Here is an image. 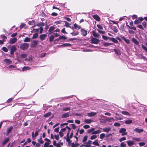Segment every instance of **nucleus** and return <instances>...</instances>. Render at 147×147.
I'll return each mask as SVG.
<instances>
[{"label": "nucleus", "instance_id": "1", "mask_svg": "<svg viewBox=\"0 0 147 147\" xmlns=\"http://www.w3.org/2000/svg\"><path fill=\"white\" fill-rule=\"evenodd\" d=\"M95 130V129L94 128L88 129L87 131L88 133L91 134H99L101 132V131L100 129H98L96 131H94Z\"/></svg>", "mask_w": 147, "mask_h": 147}, {"label": "nucleus", "instance_id": "2", "mask_svg": "<svg viewBox=\"0 0 147 147\" xmlns=\"http://www.w3.org/2000/svg\"><path fill=\"white\" fill-rule=\"evenodd\" d=\"M126 129L124 128H121L119 131V132L121 134L122 136L126 135L127 134V133L126 131Z\"/></svg>", "mask_w": 147, "mask_h": 147}, {"label": "nucleus", "instance_id": "3", "mask_svg": "<svg viewBox=\"0 0 147 147\" xmlns=\"http://www.w3.org/2000/svg\"><path fill=\"white\" fill-rule=\"evenodd\" d=\"M29 46V44L27 43H23L20 46V48L23 49L25 50L27 49Z\"/></svg>", "mask_w": 147, "mask_h": 147}, {"label": "nucleus", "instance_id": "4", "mask_svg": "<svg viewBox=\"0 0 147 147\" xmlns=\"http://www.w3.org/2000/svg\"><path fill=\"white\" fill-rule=\"evenodd\" d=\"M91 40L92 43L95 44H97L100 41L98 39L94 38H92Z\"/></svg>", "mask_w": 147, "mask_h": 147}, {"label": "nucleus", "instance_id": "5", "mask_svg": "<svg viewBox=\"0 0 147 147\" xmlns=\"http://www.w3.org/2000/svg\"><path fill=\"white\" fill-rule=\"evenodd\" d=\"M10 49V54L11 55H13L17 49L16 47L14 46L11 47Z\"/></svg>", "mask_w": 147, "mask_h": 147}, {"label": "nucleus", "instance_id": "6", "mask_svg": "<svg viewBox=\"0 0 147 147\" xmlns=\"http://www.w3.org/2000/svg\"><path fill=\"white\" fill-rule=\"evenodd\" d=\"M17 39L16 38H10L9 40V43L11 44H13L16 42Z\"/></svg>", "mask_w": 147, "mask_h": 147}, {"label": "nucleus", "instance_id": "7", "mask_svg": "<svg viewBox=\"0 0 147 147\" xmlns=\"http://www.w3.org/2000/svg\"><path fill=\"white\" fill-rule=\"evenodd\" d=\"M38 131H36L35 134L33 132L32 133V138L33 140H34L36 137L38 136Z\"/></svg>", "mask_w": 147, "mask_h": 147}, {"label": "nucleus", "instance_id": "8", "mask_svg": "<svg viewBox=\"0 0 147 147\" xmlns=\"http://www.w3.org/2000/svg\"><path fill=\"white\" fill-rule=\"evenodd\" d=\"M127 145L129 146H131L134 145L135 144L134 141L131 140H128L126 141Z\"/></svg>", "mask_w": 147, "mask_h": 147}, {"label": "nucleus", "instance_id": "9", "mask_svg": "<svg viewBox=\"0 0 147 147\" xmlns=\"http://www.w3.org/2000/svg\"><path fill=\"white\" fill-rule=\"evenodd\" d=\"M131 41L136 45H138L139 44V41L136 38H134L132 39Z\"/></svg>", "mask_w": 147, "mask_h": 147}, {"label": "nucleus", "instance_id": "10", "mask_svg": "<svg viewBox=\"0 0 147 147\" xmlns=\"http://www.w3.org/2000/svg\"><path fill=\"white\" fill-rule=\"evenodd\" d=\"M81 30L82 34L83 36H85L87 35V31L86 30H85L84 29H81Z\"/></svg>", "mask_w": 147, "mask_h": 147}, {"label": "nucleus", "instance_id": "11", "mask_svg": "<svg viewBox=\"0 0 147 147\" xmlns=\"http://www.w3.org/2000/svg\"><path fill=\"white\" fill-rule=\"evenodd\" d=\"M38 42L36 40H34L31 42V46L33 47H34L37 44Z\"/></svg>", "mask_w": 147, "mask_h": 147}, {"label": "nucleus", "instance_id": "12", "mask_svg": "<svg viewBox=\"0 0 147 147\" xmlns=\"http://www.w3.org/2000/svg\"><path fill=\"white\" fill-rule=\"evenodd\" d=\"M134 131L138 133H140L143 131V129H138V128H136L134 129Z\"/></svg>", "mask_w": 147, "mask_h": 147}, {"label": "nucleus", "instance_id": "13", "mask_svg": "<svg viewBox=\"0 0 147 147\" xmlns=\"http://www.w3.org/2000/svg\"><path fill=\"white\" fill-rule=\"evenodd\" d=\"M4 62H5L7 65H9L12 63L11 61L9 59H6L4 60Z\"/></svg>", "mask_w": 147, "mask_h": 147}, {"label": "nucleus", "instance_id": "14", "mask_svg": "<svg viewBox=\"0 0 147 147\" xmlns=\"http://www.w3.org/2000/svg\"><path fill=\"white\" fill-rule=\"evenodd\" d=\"M111 128L110 127H106L103 129V131L105 132H108L111 130Z\"/></svg>", "mask_w": 147, "mask_h": 147}, {"label": "nucleus", "instance_id": "15", "mask_svg": "<svg viewBox=\"0 0 147 147\" xmlns=\"http://www.w3.org/2000/svg\"><path fill=\"white\" fill-rule=\"evenodd\" d=\"M93 18L98 21L100 20V19L99 17L97 15H94L93 16Z\"/></svg>", "mask_w": 147, "mask_h": 147}, {"label": "nucleus", "instance_id": "16", "mask_svg": "<svg viewBox=\"0 0 147 147\" xmlns=\"http://www.w3.org/2000/svg\"><path fill=\"white\" fill-rule=\"evenodd\" d=\"M47 35L46 34H41L40 36V38L41 40H43L45 39Z\"/></svg>", "mask_w": 147, "mask_h": 147}, {"label": "nucleus", "instance_id": "17", "mask_svg": "<svg viewBox=\"0 0 147 147\" xmlns=\"http://www.w3.org/2000/svg\"><path fill=\"white\" fill-rule=\"evenodd\" d=\"M96 113L94 112H91L88 113V115L90 117H91L95 115Z\"/></svg>", "mask_w": 147, "mask_h": 147}, {"label": "nucleus", "instance_id": "18", "mask_svg": "<svg viewBox=\"0 0 147 147\" xmlns=\"http://www.w3.org/2000/svg\"><path fill=\"white\" fill-rule=\"evenodd\" d=\"M92 121V120L91 119H86L84 121V122L86 123L89 124Z\"/></svg>", "mask_w": 147, "mask_h": 147}, {"label": "nucleus", "instance_id": "19", "mask_svg": "<svg viewBox=\"0 0 147 147\" xmlns=\"http://www.w3.org/2000/svg\"><path fill=\"white\" fill-rule=\"evenodd\" d=\"M13 127L12 126L9 127L7 129V134H9L12 131L13 129Z\"/></svg>", "mask_w": 147, "mask_h": 147}, {"label": "nucleus", "instance_id": "20", "mask_svg": "<svg viewBox=\"0 0 147 147\" xmlns=\"http://www.w3.org/2000/svg\"><path fill=\"white\" fill-rule=\"evenodd\" d=\"M114 51L115 52L116 54L118 55H119L121 54L120 50L119 49H114Z\"/></svg>", "mask_w": 147, "mask_h": 147}, {"label": "nucleus", "instance_id": "21", "mask_svg": "<svg viewBox=\"0 0 147 147\" xmlns=\"http://www.w3.org/2000/svg\"><path fill=\"white\" fill-rule=\"evenodd\" d=\"M92 144L96 146H100L98 142V140H96L94 141L93 142Z\"/></svg>", "mask_w": 147, "mask_h": 147}, {"label": "nucleus", "instance_id": "22", "mask_svg": "<svg viewBox=\"0 0 147 147\" xmlns=\"http://www.w3.org/2000/svg\"><path fill=\"white\" fill-rule=\"evenodd\" d=\"M80 145V144L78 143H72L71 144V147H78Z\"/></svg>", "mask_w": 147, "mask_h": 147}, {"label": "nucleus", "instance_id": "23", "mask_svg": "<svg viewBox=\"0 0 147 147\" xmlns=\"http://www.w3.org/2000/svg\"><path fill=\"white\" fill-rule=\"evenodd\" d=\"M122 39L127 44L129 43V40L127 39H126L125 37L123 36Z\"/></svg>", "mask_w": 147, "mask_h": 147}, {"label": "nucleus", "instance_id": "24", "mask_svg": "<svg viewBox=\"0 0 147 147\" xmlns=\"http://www.w3.org/2000/svg\"><path fill=\"white\" fill-rule=\"evenodd\" d=\"M69 113H68L63 114L62 115V117L63 118H65L69 117Z\"/></svg>", "mask_w": 147, "mask_h": 147}, {"label": "nucleus", "instance_id": "25", "mask_svg": "<svg viewBox=\"0 0 147 147\" xmlns=\"http://www.w3.org/2000/svg\"><path fill=\"white\" fill-rule=\"evenodd\" d=\"M132 140L136 142H140L141 141V139L140 138L135 137L133 138Z\"/></svg>", "mask_w": 147, "mask_h": 147}, {"label": "nucleus", "instance_id": "26", "mask_svg": "<svg viewBox=\"0 0 147 147\" xmlns=\"http://www.w3.org/2000/svg\"><path fill=\"white\" fill-rule=\"evenodd\" d=\"M67 128L69 131H70L71 130V129L69 127H68V126H67L66 128H62V129H61V130H60V131L62 132H65L66 130V128Z\"/></svg>", "mask_w": 147, "mask_h": 147}, {"label": "nucleus", "instance_id": "27", "mask_svg": "<svg viewBox=\"0 0 147 147\" xmlns=\"http://www.w3.org/2000/svg\"><path fill=\"white\" fill-rule=\"evenodd\" d=\"M74 26L75 29H80L81 28V27L80 26L76 24H74Z\"/></svg>", "mask_w": 147, "mask_h": 147}, {"label": "nucleus", "instance_id": "28", "mask_svg": "<svg viewBox=\"0 0 147 147\" xmlns=\"http://www.w3.org/2000/svg\"><path fill=\"white\" fill-rule=\"evenodd\" d=\"M93 36L96 37L98 38L99 36V34L97 33H96L95 31H93Z\"/></svg>", "mask_w": 147, "mask_h": 147}, {"label": "nucleus", "instance_id": "29", "mask_svg": "<svg viewBox=\"0 0 147 147\" xmlns=\"http://www.w3.org/2000/svg\"><path fill=\"white\" fill-rule=\"evenodd\" d=\"M110 39L112 41L115 43H117L118 42V41L115 38H110Z\"/></svg>", "mask_w": 147, "mask_h": 147}, {"label": "nucleus", "instance_id": "30", "mask_svg": "<svg viewBox=\"0 0 147 147\" xmlns=\"http://www.w3.org/2000/svg\"><path fill=\"white\" fill-rule=\"evenodd\" d=\"M8 69L10 70H12L13 69H16V67L15 66L13 65H11L9 66Z\"/></svg>", "mask_w": 147, "mask_h": 147}, {"label": "nucleus", "instance_id": "31", "mask_svg": "<svg viewBox=\"0 0 147 147\" xmlns=\"http://www.w3.org/2000/svg\"><path fill=\"white\" fill-rule=\"evenodd\" d=\"M55 27H54L53 26L49 28V32L52 33L53 31L55 30Z\"/></svg>", "mask_w": 147, "mask_h": 147}, {"label": "nucleus", "instance_id": "32", "mask_svg": "<svg viewBox=\"0 0 147 147\" xmlns=\"http://www.w3.org/2000/svg\"><path fill=\"white\" fill-rule=\"evenodd\" d=\"M45 25V23L43 22L39 23L36 25V26H43Z\"/></svg>", "mask_w": 147, "mask_h": 147}, {"label": "nucleus", "instance_id": "33", "mask_svg": "<svg viewBox=\"0 0 147 147\" xmlns=\"http://www.w3.org/2000/svg\"><path fill=\"white\" fill-rule=\"evenodd\" d=\"M30 68L29 67H24L22 68V71H24L26 70H30Z\"/></svg>", "mask_w": 147, "mask_h": 147}, {"label": "nucleus", "instance_id": "34", "mask_svg": "<svg viewBox=\"0 0 147 147\" xmlns=\"http://www.w3.org/2000/svg\"><path fill=\"white\" fill-rule=\"evenodd\" d=\"M51 143L49 142H45L44 145L43 147H49L50 145L49 144Z\"/></svg>", "mask_w": 147, "mask_h": 147}, {"label": "nucleus", "instance_id": "35", "mask_svg": "<svg viewBox=\"0 0 147 147\" xmlns=\"http://www.w3.org/2000/svg\"><path fill=\"white\" fill-rule=\"evenodd\" d=\"M113 43H112L105 42L103 44L105 46H108L111 45H113Z\"/></svg>", "mask_w": 147, "mask_h": 147}, {"label": "nucleus", "instance_id": "36", "mask_svg": "<svg viewBox=\"0 0 147 147\" xmlns=\"http://www.w3.org/2000/svg\"><path fill=\"white\" fill-rule=\"evenodd\" d=\"M120 146L121 147H126V144L125 143V142H123L121 143Z\"/></svg>", "mask_w": 147, "mask_h": 147}, {"label": "nucleus", "instance_id": "37", "mask_svg": "<svg viewBox=\"0 0 147 147\" xmlns=\"http://www.w3.org/2000/svg\"><path fill=\"white\" fill-rule=\"evenodd\" d=\"M30 38H29L28 37H26V38L24 40V42H30Z\"/></svg>", "mask_w": 147, "mask_h": 147}, {"label": "nucleus", "instance_id": "38", "mask_svg": "<svg viewBox=\"0 0 147 147\" xmlns=\"http://www.w3.org/2000/svg\"><path fill=\"white\" fill-rule=\"evenodd\" d=\"M9 141V138H5L4 141H3V145L5 144L7 142Z\"/></svg>", "mask_w": 147, "mask_h": 147}, {"label": "nucleus", "instance_id": "39", "mask_svg": "<svg viewBox=\"0 0 147 147\" xmlns=\"http://www.w3.org/2000/svg\"><path fill=\"white\" fill-rule=\"evenodd\" d=\"M105 134L104 133H102L100 135L99 137L100 139H102L105 137Z\"/></svg>", "mask_w": 147, "mask_h": 147}, {"label": "nucleus", "instance_id": "40", "mask_svg": "<svg viewBox=\"0 0 147 147\" xmlns=\"http://www.w3.org/2000/svg\"><path fill=\"white\" fill-rule=\"evenodd\" d=\"M25 60L27 61H30L32 60V59L29 56L28 57H26V59H25Z\"/></svg>", "mask_w": 147, "mask_h": 147}, {"label": "nucleus", "instance_id": "41", "mask_svg": "<svg viewBox=\"0 0 147 147\" xmlns=\"http://www.w3.org/2000/svg\"><path fill=\"white\" fill-rule=\"evenodd\" d=\"M27 56V55L26 54H21L20 56V57L21 58H26Z\"/></svg>", "mask_w": 147, "mask_h": 147}, {"label": "nucleus", "instance_id": "42", "mask_svg": "<svg viewBox=\"0 0 147 147\" xmlns=\"http://www.w3.org/2000/svg\"><path fill=\"white\" fill-rule=\"evenodd\" d=\"M132 123V120L130 119L127 120L125 121V123L127 124H130L131 123Z\"/></svg>", "mask_w": 147, "mask_h": 147}, {"label": "nucleus", "instance_id": "43", "mask_svg": "<svg viewBox=\"0 0 147 147\" xmlns=\"http://www.w3.org/2000/svg\"><path fill=\"white\" fill-rule=\"evenodd\" d=\"M126 140V138L125 137H123L122 138H120L119 140V141L120 142H122V141H124V140Z\"/></svg>", "mask_w": 147, "mask_h": 147}, {"label": "nucleus", "instance_id": "44", "mask_svg": "<svg viewBox=\"0 0 147 147\" xmlns=\"http://www.w3.org/2000/svg\"><path fill=\"white\" fill-rule=\"evenodd\" d=\"M97 138V136L95 135H94L92 136L90 138L91 140H93L96 138Z\"/></svg>", "mask_w": 147, "mask_h": 147}, {"label": "nucleus", "instance_id": "45", "mask_svg": "<svg viewBox=\"0 0 147 147\" xmlns=\"http://www.w3.org/2000/svg\"><path fill=\"white\" fill-rule=\"evenodd\" d=\"M79 34V32L78 31H76V32H73L71 33V34L72 35V36H75L78 35Z\"/></svg>", "mask_w": 147, "mask_h": 147}, {"label": "nucleus", "instance_id": "46", "mask_svg": "<svg viewBox=\"0 0 147 147\" xmlns=\"http://www.w3.org/2000/svg\"><path fill=\"white\" fill-rule=\"evenodd\" d=\"M51 113L50 112H49L48 113H46L44 115V117H47L51 115Z\"/></svg>", "mask_w": 147, "mask_h": 147}, {"label": "nucleus", "instance_id": "47", "mask_svg": "<svg viewBox=\"0 0 147 147\" xmlns=\"http://www.w3.org/2000/svg\"><path fill=\"white\" fill-rule=\"evenodd\" d=\"M71 45V44L69 43H65L61 45L63 47H69Z\"/></svg>", "mask_w": 147, "mask_h": 147}, {"label": "nucleus", "instance_id": "48", "mask_svg": "<svg viewBox=\"0 0 147 147\" xmlns=\"http://www.w3.org/2000/svg\"><path fill=\"white\" fill-rule=\"evenodd\" d=\"M122 113L124 115H129V113L125 111H122Z\"/></svg>", "mask_w": 147, "mask_h": 147}, {"label": "nucleus", "instance_id": "49", "mask_svg": "<svg viewBox=\"0 0 147 147\" xmlns=\"http://www.w3.org/2000/svg\"><path fill=\"white\" fill-rule=\"evenodd\" d=\"M63 145L62 142H60L59 143L57 144L55 146L56 147H60L61 146H63Z\"/></svg>", "mask_w": 147, "mask_h": 147}, {"label": "nucleus", "instance_id": "50", "mask_svg": "<svg viewBox=\"0 0 147 147\" xmlns=\"http://www.w3.org/2000/svg\"><path fill=\"white\" fill-rule=\"evenodd\" d=\"M38 35V33H36L34 34L33 36L32 37V38L35 39L37 38Z\"/></svg>", "mask_w": 147, "mask_h": 147}, {"label": "nucleus", "instance_id": "51", "mask_svg": "<svg viewBox=\"0 0 147 147\" xmlns=\"http://www.w3.org/2000/svg\"><path fill=\"white\" fill-rule=\"evenodd\" d=\"M145 143L144 142H139L138 143V144L139 145V146L140 147L142 146L145 145Z\"/></svg>", "mask_w": 147, "mask_h": 147}, {"label": "nucleus", "instance_id": "52", "mask_svg": "<svg viewBox=\"0 0 147 147\" xmlns=\"http://www.w3.org/2000/svg\"><path fill=\"white\" fill-rule=\"evenodd\" d=\"M66 38L63 36H61L59 38V40H65L66 39Z\"/></svg>", "mask_w": 147, "mask_h": 147}, {"label": "nucleus", "instance_id": "53", "mask_svg": "<svg viewBox=\"0 0 147 147\" xmlns=\"http://www.w3.org/2000/svg\"><path fill=\"white\" fill-rule=\"evenodd\" d=\"M69 132H68L67 134V138H66V141L67 142H69L70 141V138L69 137Z\"/></svg>", "mask_w": 147, "mask_h": 147}, {"label": "nucleus", "instance_id": "54", "mask_svg": "<svg viewBox=\"0 0 147 147\" xmlns=\"http://www.w3.org/2000/svg\"><path fill=\"white\" fill-rule=\"evenodd\" d=\"M64 22L65 23V26L67 27H69L70 24L69 23L65 21H64Z\"/></svg>", "mask_w": 147, "mask_h": 147}, {"label": "nucleus", "instance_id": "55", "mask_svg": "<svg viewBox=\"0 0 147 147\" xmlns=\"http://www.w3.org/2000/svg\"><path fill=\"white\" fill-rule=\"evenodd\" d=\"M106 120L107 121H108L109 122H112V121H114V118H111L110 119H106Z\"/></svg>", "mask_w": 147, "mask_h": 147}, {"label": "nucleus", "instance_id": "56", "mask_svg": "<svg viewBox=\"0 0 147 147\" xmlns=\"http://www.w3.org/2000/svg\"><path fill=\"white\" fill-rule=\"evenodd\" d=\"M102 38L104 40H107L108 39L110 38H109L108 37H107V36H105L103 35L102 36Z\"/></svg>", "mask_w": 147, "mask_h": 147}, {"label": "nucleus", "instance_id": "57", "mask_svg": "<svg viewBox=\"0 0 147 147\" xmlns=\"http://www.w3.org/2000/svg\"><path fill=\"white\" fill-rule=\"evenodd\" d=\"M114 125L115 127H120L121 124L119 123H115L114 124Z\"/></svg>", "mask_w": 147, "mask_h": 147}, {"label": "nucleus", "instance_id": "58", "mask_svg": "<svg viewBox=\"0 0 147 147\" xmlns=\"http://www.w3.org/2000/svg\"><path fill=\"white\" fill-rule=\"evenodd\" d=\"M38 141L39 142V143L41 144H42L44 143V141L42 140V139L41 138L38 139Z\"/></svg>", "mask_w": 147, "mask_h": 147}, {"label": "nucleus", "instance_id": "59", "mask_svg": "<svg viewBox=\"0 0 147 147\" xmlns=\"http://www.w3.org/2000/svg\"><path fill=\"white\" fill-rule=\"evenodd\" d=\"M83 145L85 147H90L91 146L90 145L88 144L87 143H84Z\"/></svg>", "mask_w": 147, "mask_h": 147}, {"label": "nucleus", "instance_id": "60", "mask_svg": "<svg viewBox=\"0 0 147 147\" xmlns=\"http://www.w3.org/2000/svg\"><path fill=\"white\" fill-rule=\"evenodd\" d=\"M3 50L5 52H7L8 50L7 48L5 47H3L2 48Z\"/></svg>", "mask_w": 147, "mask_h": 147}, {"label": "nucleus", "instance_id": "61", "mask_svg": "<svg viewBox=\"0 0 147 147\" xmlns=\"http://www.w3.org/2000/svg\"><path fill=\"white\" fill-rule=\"evenodd\" d=\"M55 36H51L50 37L49 39L51 41H53L54 39Z\"/></svg>", "mask_w": 147, "mask_h": 147}, {"label": "nucleus", "instance_id": "62", "mask_svg": "<svg viewBox=\"0 0 147 147\" xmlns=\"http://www.w3.org/2000/svg\"><path fill=\"white\" fill-rule=\"evenodd\" d=\"M142 49L146 52H147V48L145 46L143 45H142Z\"/></svg>", "mask_w": 147, "mask_h": 147}, {"label": "nucleus", "instance_id": "63", "mask_svg": "<svg viewBox=\"0 0 147 147\" xmlns=\"http://www.w3.org/2000/svg\"><path fill=\"white\" fill-rule=\"evenodd\" d=\"M83 127L85 129L89 128L90 127V126L88 125H85L83 126Z\"/></svg>", "mask_w": 147, "mask_h": 147}, {"label": "nucleus", "instance_id": "64", "mask_svg": "<svg viewBox=\"0 0 147 147\" xmlns=\"http://www.w3.org/2000/svg\"><path fill=\"white\" fill-rule=\"evenodd\" d=\"M59 135L61 137H62L63 136L64 134L63 132L60 131L59 132Z\"/></svg>", "mask_w": 147, "mask_h": 147}]
</instances>
